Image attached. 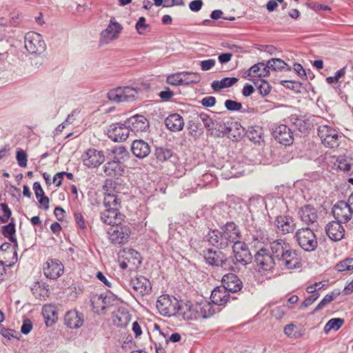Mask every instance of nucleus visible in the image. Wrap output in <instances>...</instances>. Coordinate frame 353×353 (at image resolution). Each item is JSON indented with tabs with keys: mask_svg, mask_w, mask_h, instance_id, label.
Here are the masks:
<instances>
[{
	"mask_svg": "<svg viewBox=\"0 0 353 353\" xmlns=\"http://www.w3.org/2000/svg\"><path fill=\"white\" fill-rule=\"evenodd\" d=\"M104 190L103 203L105 210L101 214V219L105 224L115 223L123 220L124 215L120 213L121 199L114 193L112 182L106 181L103 187Z\"/></svg>",
	"mask_w": 353,
	"mask_h": 353,
	"instance_id": "obj_1",
	"label": "nucleus"
},
{
	"mask_svg": "<svg viewBox=\"0 0 353 353\" xmlns=\"http://www.w3.org/2000/svg\"><path fill=\"white\" fill-rule=\"evenodd\" d=\"M244 129L237 122H216L215 125L212 130L211 134L220 137L228 136V138L234 141L239 140L243 135Z\"/></svg>",
	"mask_w": 353,
	"mask_h": 353,
	"instance_id": "obj_2",
	"label": "nucleus"
},
{
	"mask_svg": "<svg viewBox=\"0 0 353 353\" xmlns=\"http://www.w3.org/2000/svg\"><path fill=\"white\" fill-rule=\"evenodd\" d=\"M298 245L305 252L314 251L318 246L316 236L310 227L298 229L294 234Z\"/></svg>",
	"mask_w": 353,
	"mask_h": 353,
	"instance_id": "obj_3",
	"label": "nucleus"
},
{
	"mask_svg": "<svg viewBox=\"0 0 353 353\" xmlns=\"http://www.w3.org/2000/svg\"><path fill=\"white\" fill-rule=\"evenodd\" d=\"M122 221L119 220L117 223L109 224L111 226L108 230V239L114 245L127 243L132 232L130 226L121 224Z\"/></svg>",
	"mask_w": 353,
	"mask_h": 353,
	"instance_id": "obj_4",
	"label": "nucleus"
},
{
	"mask_svg": "<svg viewBox=\"0 0 353 353\" xmlns=\"http://www.w3.org/2000/svg\"><path fill=\"white\" fill-rule=\"evenodd\" d=\"M203 252L205 261L208 264L212 266L221 267L224 270L232 268L230 259L220 250L208 249L203 250Z\"/></svg>",
	"mask_w": 353,
	"mask_h": 353,
	"instance_id": "obj_5",
	"label": "nucleus"
},
{
	"mask_svg": "<svg viewBox=\"0 0 353 353\" xmlns=\"http://www.w3.org/2000/svg\"><path fill=\"white\" fill-rule=\"evenodd\" d=\"M123 30V26L114 17H111L106 28L100 33L101 44H108L117 39Z\"/></svg>",
	"mask_w": 353,
	"mask_h": 353,
	"instance_id": "obj_6",
	"label": "nucleus"
},
{
	"mask_svg": "<svg viewBox=\"0 0 353 353\" xmlns=\"http://www.w3.org/2000/svg\"><path fill=\"white\" fill-rule=\"evenodd\" d=\"M178 299L168 294L160 296L157 301V308L163 316H171L177 314Z\"/></svg>",
	"mask_w": 353,
	"mask_h": 353,
	"instance_id": "obj_7",
	"label": "nucleus"
},
{
	"mask_svg": "<svg viewBox=\"0 0 353 353\" xmlns=\"http://www.w3.org/2000/svg\"><path fill=\"white\" fill-rule=\"evenodd\" d=\"M24 44L31 54H41L46 49V43L41 35L34 32H29L26 34Z\"/></svg>",
	"mask_w": 353,
	"mask_h": 353,
	"instance_id": "obj_8",
	"label": "nucleus"
},
{
	"mask_svg": "<svg viewBox=\"0 0 353 353\" xmlns=\"http://www.w3.org/2000/svg\"><path fill=\"white\" fill-rule=\"evenodd\" d=\"M318 135L325 146L332 148L339 145V134L333 128L327 125H320Z\"/></svg>",
	"mask_w": 353,
	"mask_h": 353,
	"instance_id": "obj_9",
	"label": "nucleus"
},
{
	"mask_svg": "<svg viewBox=\"0 0 353 353\" xmlns=\"http://www.w3.org/2000/svg\"><path fill=\"white\" fill-rule=\"evenodd\" d=\"M236 263L246 265L252 262V255L246 243L239 241L232 246Z\"/></svg>",
	"mask_w": 353,
	"mask_h": 353,
	"instance_id": "obj_10",
	"label": "nucleus"
},
{
	"mask_svg": "<svg viewBox=\"0 0 353 353\" xmlns=\"http://www.w3.org/2000/svg\"><path fill=\"white\" fill-rule=\"evenodd\" d=\"M256 265L264 271H270L277 263V261L267 248H261L255 254Z\"/></svg>",
	"mask_w": 353,
	"mask_h": 353,
	"instance_id": "obj_11",
	"label": "nucleus"
},
{
	"mask_svg": "<svg viewBox=\"0 0 353 353\" xmlns=\"http://www.w3.org/2000/svg\"><path fill=\"white\" fill-rule=\"evenodd\" d=\"M17 247H15L10 243H4L0 247V262L8 267H12L18 260L17 259Z\"/></svg>",
	"mask_w": 353,
	"mask_h": 353,
	"instance_id": "obj_12",
	"label": "nucleus"
},
{
	"mask_svg": "<svg viewBox=\"0 0 353 353\" xmlns=\"http://www.w3.org/2000/svg\"><path fill=\"white\" fill-rule=\"evenodd\" d=\"M107 134L108 137L114 141H123L128 138L130 130L126 122L112 123L108 128Z\"/></svg>",
	"mask_w": 353,
	"mask_h": 353,
	"instance_id": "obj_13",
	"label": "nucleus"
},
{
	"mask_svg": "<svg viewBox=\"0 0 353 353\" xmlns=\"http://www.w3.org/2000/svg\"><path fill=\"white\" fill-rule=\"evenodd\" d=\"M274 225L277 233L281 235L293 232L296 227L295 220L288 215L278 216L274 221Z\"/></svg>",
	"mask_w": 353,
	"mask_h": 353,
	"instance_id": "obj_14",
	"label": "nucleus"
},
{
	"mask_svg": "<svg viewBox=\"0 0 353 353\" xmlns=\"http://www.w3.org/2000/svg\"><path fill=\"white\" fill-rule=\"evenodd\" d=\"M281 267L285 269H296L301 267V259L298 256L297 252L290 246L288 250L277 261Z\"/></svg>",
	"mask_w": 353,
	"mask_h": 353,
	"instance_id": "obj_15",
	"label": "nucleus"
},
{
	"mask_svg": "<svg viewBox=\"0 0 353 353\" xmlns=\"http://www.w3.org/2000/svg\"><path fill=\"white\" fill-rule=\"evenodd\" d=\"M82 159L88 168H97L104 162L105 156L102 151L90 148L83 154Z\"/></svg>",
	"mask_w": 353,
	"mask_h": 353,
	"instance_id": "obj_16",
	"label": "nucleus"
},
{
	"mask_svg": "<svg viewBox=\"0 0 353 353\" xmlns=\"http://www.w3.org/2000/svg\"><path fill=\"white\" fill-rule=\"evenodd\" d=\"M353 210L350 205L345 201L337 202L332 208V214L336 221L347 222L350 220Z\"/></svg>",
	"mask_w": 353,
	"mask_h": 353,
	"instance_id": "obj_17",
	"label": "nucleus"
},
{
	"mask_svg": "<svg viewBox=\"0 0 353 353\" xmlns=\"http://www.w3.org/2000/svg\"><path fill=\"white\" fill-rule=\"evenodd\" d=\"M64 267L57 259H48L43 266L44 275L50 279H57L63 273Z\"/></svg>",
	"mask_w": 353,
	"mask_h": 353,
	"instance_id": "obj_18",
	"label": "nucleus"
},
{
	"mask_svg": "<svg viewBox=\"0 0 353 353\" xmlns=\"http://www.w3.org/2000/svg\"><path fill=\"white\" fill-rule=\"evenodd\" d=\"M273 136L280 143L290 145L294 140L292 130L286 125L280 124L273 130Z\"/></svg>",
	"mask_w": 353,
	"mask_h": 353,
	"instance_id": "obj_19",
	"label": "nucleus"
},
{
	"mask_svg": "<svg viewBox=\"0 0 353 353\" xmlns=\"http://www.w3.org/2000/svg\"><path fill=\"white\" fill-rule=\"evenodd\" d=\"M176 310L177 314L175 316L181 317L184 320L197 319L196 305H192L190 301L183 302L178 301Z\"/></svg>",
	"mask_w": 353,
	"mask_h": 353,
	"instance_id": "obj_20",
	"label": "nucleus"
},
{
	"mask_svg": "<svg viewBox=\"0 0 353 353\" xmlns=\"http://www.w3.org/2000/svg\"><path fill=\"white\" fill-rule=\"evenodd\" d=\"M221 231L229 245L231 244L234 245L240 241V230L234 222L226 223L221 228Z\"/></svg>",
	"mask_w": 353,
	"mask_h": 353,
	"instance_id": "obj_21",
	"label": "nucleus"
},
{
	"mask_svg": "<svg viewBox=\"0 0 353 353\" xmlns=\"http://www.w3.org/2000/svg\"><path fill=\"white\" fill-rule=\"evenodd\" d=\"M130 132L134 134L145 132L149 128L148 119L143 115H135L126 121Z\"/></svg>",
	"mask_w": 353,
	"mask_h": 353,
	"instance_id": "obj_22",
	"label": "nucleus"
},
{
	"mask_svg": "<svg viewBox=\"0 0 353 353\" xmlns=\"http://www.w3.org/2000/svg\"><path fill=\"white\" fill-rule=\"evenodd\" d=\"M298 214L301 221L307 225V227L313 225L318 219L316 210L310 204L302 206L299 210Z\"/></svg>",
	"mask_w": 353,
	"mask_h": 353,
	"instance_id": "obj_23",
	"label": "nucleus"
},
{
	"mask_svg": "<svg viewBox=\"0 0 353 353\" xmlns=\"http://www.w3.org/2000/svg\"><path fill=\"white\" fill-rule=\"evenodd\" d=\"M221 282L223 288L228 292H237L243 288L242 281L236 274L232 273L225 274L221 279Z\"/></svg>",
	"mask_w": 353,
	"mask_h": 353,
	"instance_id": "obj_24",
	"label": "nucleus"
},
{
	"mask_svg": "<svg viewBox=\"0 0 353 353\" xmlns=\"http://www.w3.org/2000/svg\"><path fill=\"white\" fill-rule=\"evenodd\" d=\"M130 286L137 295L149 294L151 291L150 281L143 276L132 278L130 281Z\"/></svg>",
	"mask_w": 353,
	"mask_h": 353,
	"instance_id": "obj_25",
	"label": "nucleus"
},
{
	"mask_svg": "<svg viewBox=\"0 0 353 353\" xmlns=\"http://www.w3.org/2000/svg\"><path fill=\"white\" fill-rule=\"evenodd\" d=\"M270 76V69L268 63L259 62L250 67L245 73L243 77H249L250 79L257 77L262 79Z\"/></svg>",
	"mask_w": 353,
	"mask_h": 353,
	"instance_id": "obj_26",
	"label": "nucleus"
},
{
	"mask_svg": "<svg viewBox=\"0 0 353 353\" xmlns=\"http://www.w3.org/2000/svg\"><path fill=\"white\" fill-rule=\"evenodd\" d=\"M291 245L284 239H276L270 241L269 250L278 261L281 257L289 250Z\"/></svg>",
	"mask_w": 353,
	"mask_h": 353,
	"instance_id": "obj_27",
	"label": "nucleus"
},
{
	"mask_svg": "<svg viewBox=\"0 0 353 353\" xmlns=\"http://www.w3.org/2000/svg\"><path fill=\"white\" fill-rule=\"evenodd\" d=\"M325 232L327 236L333 241L341 240L345 234V229L339 221H331L325 226Z\"/></svg>",
	"mask_w": 353,
	"mask_h": 353,
	"instance_id": "obj_28",
	"label": "nucleus"
},
{
	"mask_svg": "<svg viewBox=\"0 0 353 353\" xmlns=\"http://www.w3.org/2000/svg\"><path fill=\"white\" fill-rule=\"evenodd\" d=\"M230 299L234 300L236 298L231 296L229 292L223 287L214 289L210 296L212 302L216 305H223L230 301Z\"/></svg>",
	"mask_w": 353,
	"mask_h": 353,
	"instance_id": "obj_29",
	"label": "nucleus"
},
{
	"mask_svg": "<svg viewBox=\"0 0 353 353\" xmlns=\"http://www.w3.org/2000/svg\"><path fill=\"white\" fill-rule=\"evenodd\" d=\"M131 151L136 157L143 159L149 155L151 149L146 141L142 139H137L131 145Z\"/></svg>",
	"mask_w": 353,
	"mask_h": 353,
	"instance_id": "obj_30",
	"label": "nucleus"
},
{
	"mask_svg": "<svg viewBox=\"0 0 353 353\" xmlns=\"http://www.w3.org/2000/svg\"><path fill=\"white\" fill-rule=\"evenodd\" d=\"M106 176L119 177L124 172V167L118 159L108 161L103 167Z\"/></svg>",
	"mask_w": 353,
	"mask_h": 353,
	"instance_id": "obj_31",
	"label": "nucleus"
},
{
	"mask_svg": "<svg viewBox=\"0 0 353 353\" xmlns=\"http://www.w3.org/2000/svg\"><path fill=\"white\" fill-rule=\"evenodd\" d=\"M119 258L126 260L130 264V269L137 268L141 263V254L131 248H125L119 254Z\"/></svg>",
	"mask_w": 353,
	"mask_h": 353,
	"instance_id": "obj_32",
	"label": "nucleus"
},
{
	"mask_svg": "<svg viewBox=\"0 0 353 353\" xmlns=\"http://www.w3.org/2000/svg\"><path fill=\"white\" fill-rule=\"evenodd\" d=\"M208 241L213 246L219 249H225L229 246L221 230H214L208 232L207 235Z\"/></svg>",
	"mask_w": 353,
	"mask_h": 353,
	"instance_id": "obj_33",
	"label": "nucleus"
},
{
	"mask_svg": "<svg viewBox=\"0 0 353 353\" xmlns=\"http://www.w3.org/2000/svg\"><path fill=\"white\" fill-rule=\"evenodd\" d=\"M130 319L131 315L126 309L119 308L112 313L113 323L117 327H126Z\"/></svg>",
	"mask_w": 353,
	"mask_h": 353,
	"instance_id": "obj_34",
	"label": "nucleus"
},
{
	"mask_svg": "<svg viewBox=\"0 0 353 353\" xmlns=\"http://www.w3.org/2000/svg\"><path fill=\"white\" fill-rule=\"evenodd\" d=\"M65 322L68 327L77 329L83 325V318L81 313L76 311H69L65 315Z\"/></svg>",
	"mask_w": 353,
	"mask_h": 353,
	"instance_id": "obj_35",
	"label": "nucleus"
},
{
	"mask_svg": "<svg viewBox=\"0 0 353 353\" xmlns=\"http://www.w3.org/2000/svg\"><path fill=\"white\" fill-rule=\"evenodd\" d=\"M166 127L172 132H178L183 130L184 126L183 119L179 114H172L165 120Z\"/></svg>",
	"mask_w": 353,
	"mask_h": 353,
	"instance_id": "obj_36",
	"label": "nucleus"
},
{
	"mask_svg": "<svg viewBox=\"0 0 353 353\" xmlns=\"http://www.w3.org/2000/svg\"><path fill=\"white\" fill-rule=\"evenodd\" d=\"M197 319H207L211 317L215 313L214 305L210 302H204L200 304H196Z\"/></svg>",
	"mask_w": 353,
	"mask_h": 353,
	"instance_id": "obj_37",
	"label": "nucleus"
},
{
	"mask_svg": "<svg viewBox=\"0 0 353 353\" xmlns=\"http://www.w3.org/2000/svg\"><path fill=\"white\" fill-rule=\"evenodd\" d=\"M33 190L34 191L36 198L37 199L39 203L42 205L43 208L45 210H48L50 201L49 198L45 196L44 191L39 182L34 183Z\"/></svg>",
	"mask_w": 353,
	"mask_h": 353,
	"instance_id": "obj_38",
	"label": "nucleus"
},
{
	"mask_svg": "<svg viewBox=\"0 0 353 353\" xmlns=\"http://www.w3.org/2000/svg\"><path fill=\"white\" fill-rule=\"evenodd\" d=\"M238 81L236 77H225L221 81H214L211 86L215 92H219L222 89L230 88Z\"/></svg>",
	"mask_w": 353,
	"mask_h": 353,
	"instance_id": "obj_39",
	"label": "nucleus"
},
{
	"mask_svg": "<svg viewBox=\"0 0 353 353\" xmlns=\"http://www.w3.org/2000/svg\"><path fill=\"white\" fill-rule=\"evenodd\" d=\"M290 123L301 132L305 133L310 128V123L308 120L293 114L290 117Z\"/></svg>",
	"mask_w": 353,
	"mask_h": 353,
	"instance_id": "obj_40",
	"label": "nucleus"
},
{
	"mask_svg": "<svg viewBox=\"0 0 353 353\" xmlns=\"http://www.w3.org/2000/svg\"><path fill=\"white\" fill-rule=\"evenodd\" d=\"M269 69L274 71H290L291 67L284 61L278 58H273L267 61Z\"/></svg>",
	"mask_w": 353,
	"mask_h": 353,
	"instance_id": "obj_41",
	"label": "nucleus"
},
{
	"mask_svg": "<svg viewBox=\"0 0 353 353\" xmlns=\"http://www.w3.org/2000/svg\"><path fill=\"white\" fill-rule=\"evenodd\" d=\"M42 314L47 326L52 325L57 319V312L52 305H44L42 309Z\"/></svg>",
	"mask_w": 353,
	"mask_h": 353,
	"instance_id": "obj_42",
	"label": "nucleus"
},
{
	"mask_svg": "<svg viewBox=\"0 0 353 353\" xmlns=\"http://www.w3.org/2000/svg\"><path fill=\"white\" fill-rule=\"evenodd\" d=\"M2 234L5 237L8 238L10 242L15 243V247H18L17 239L14 236L15 225L13 223L3 226Z\"/></svg>",
	"mask_w": 353,
	"mask_h": 353,
	"instance_id": "obj_43",
	"label": "nucleus"
},
{
	"mask_svg": "<svg viewBox=\"0 0 353 353\" xmlns=\"http://www.w3.org/2000/svg\"><path fill=\"white\" fill-rule=\"evenodd\" d=\"M344 323V320L341 318H333L327 321L323 328L325 334H328L332 330H338Z\"/></svg>",
	"mask_w": 353,
	"mask_h": 353,
	"instance_id": "obj_44",
	"label": "nucleus"
},
{
	"mask_svg": "<svg viewBox=\"0 0 353 353\" xmlns=\"http://www.w3.org/2000/svg\"><path fill=\"white\" fill-rule=\"evenodd\" d=\"M256 85L258 86L259 93L263 96L268 95L271 90L269 83L262 79H250Z\"/></svg>",
	"mask_w": 353,
	"mask_h": 353,
	"instance_id": "obj_45",
	"label": "nucleus"
},
{
	"mask_svg": "<svg viewBox=\"0 0 353 353\" xmlns=\"http://www.w3.org/2000/svg\"><path fill=\"white\" fill-rule=\"evenodd\" d=\"M154 155L159 161H165L172 156V152L171 150L159 147L156 148Z\"/></svg>",
	"mask_w": 353,
	"mask_h": 353,
	"instance_id": "obj_46",
	"label": "nucleus"
},
{
	"mask_svg": "<svg viewBox=\"0 0 353 353\" xmlns=\"http://www.w3.org/2000/svg\"><path fill=\"white\" fill-rule=\"evenodd\" d=\"M186 75L183 76V85L198 83L201 81V76L198 72H183Z\"/></svg>",
	"mask_w": 353,
	"mask_h": 353,
	"instance_id": "obj_47",
	"label": "nucleus"
},
{
	"mask_svg": "<svg viewBox=\"0 0 353 353\" xmlns=\"http://www.w3.org/2000/svg\"><path fill=\"white\" fill-rule=\"evenodd\" d=\"M186 75L183 72L171 74L167 77V83L172 85H183V76Z\"/></svg>",
	"mask_w": 353,
	"mask_h": 353,
	"instance_id": "obj_48",
	"label": "nucleus"
},
{
	"mask_svg": "<svg viewBox=\"0 0 353 353\" xmlns=\"http://www.w3.org/2000/svg\"><path fill=\"white\" fill-rule=\"evenodd\" d=\"M340 292L334 294V292H331L330 294H326L324 298L320 301V303L316 306L314 312H317L320 310H322L327 304L332 302L337 295H339Z\"/></svg>",
	"mask_w": 353,
	"mask_h": 353,
	"instance_id": "obj_49",
	"label": "nucleus"
},
{
	"mask_svg": "<svg viewBox=\"0 0 353 353\" xmlns=\"http://www.w3.org/2000/svg\"><path fill=\"white\" fill-rule=\"evenodd\" d=\"M338 168L347 173H351L353 172V165L352 160L346 158L340 159L338 161Z\"/></svg>",
	"mask_w": 353,
	"mask_h": 353,
	"instance_id": "obj_50",
	"label": "nucleus"
},
{
	"mask_svg": "<svg viewBox=\"0 0 353 353\" xmlns=\"http://www.w3.org/2000/svg\"><path fill=\"white\" fill-rule=\"evenodd\" d=\"M336 270L339 272H343L353 270V259L347 258L336 265Z\"/></svg>",
	"mask_w": 353,
	"mask_h": 353,
	"instance_id": "obj_51",
	"label": "nucleus"
},
{
	"mask_svg": "<svg viewBox=\"0 0 353 353\" xmlns=\"http://www.w3.org/2000/svg\"><path fill=\"white\" fill-rule=\"evenodd\" d=\"M0 221L1 223H7L10 219L12 212L8 205L5 203L0 204Z\"/></svg>",
	"mask_w": 353,
	"mask_h": 353,
	"instance_id": "obj_52",
	"label": "nucleus"
},
{
	"mask_svg": "<svg viewBox=\"0 0 353 353\" xmlns=\"http://www.w3.org/2000/svg\"><path fill=\"white\" fill-rule=\"evenodd\" d=\"M199 118L202 121L207 130L211 133L215 125V123L212 121L210 117L205 113H201L199 114Z\"/></svg>",
	"mask_w": 353,
	"mask_h": 353,
	"instance_id": "obj_53",
	"label": "nucleus"
},
{
	"mask_svg": "<svg viewBox=\"0 0 353 353\" xmlns=\"http://www.w3.org/2000/svg\"><path fill=\"white\" fill-rule=\"evenodd\" d=\"M121 87H118L117 88L112 89L110 90L108 93V98L110 101L116 103H120L121 101Z\"/></svg>",
	"mask_w": 353,
	"mask_h": 353,
	"instance_id": "obj_54",
	"label": "nucleus"
},
{
	"mask_svg": "<svg viewBox=\"0 0 353 353\" xmlns=\"http://www.w3.org/2000/svg\"><path fill=\"white\" fill-rule=\"evenodd\" d=\"M112 152L117 156L115 159L119 160V159H120L123 161L128 159L129 154L127 149L123 146L115 147L112 150Z\"/></svg>",
	"mask_w": 353,
	"mask_h": 353,
	"instance_id": "obj_55",
	"label": "nucleus"
},
{
	"mask_svg": "<svg viewBox=\"0 0 353 353\" xmlns=\"http://www.w3.org/2000/svg\"><path fill=\"white\" fill-rule=\"evenodd\" d=\"M225 107L226 109L229 111H241L242 109V104L239 102H237L236 101H233L231 99H227L225 101Z\"/></svg>",
	"mask_w": 353,
	"mask_h": 353,
	"instance_id": "obj_56",
	"label": "nucleus"
},
{
	"mask_svg": "<svg viewBox=\"0 0 353 353\" xmlns=\"http://www.w3.org/2000/svg\"><path fill=\"white\" fill-rule=\"evenodd\" d=\"M148 27L149 25L145 23L144 17H141L135 25V28L139 34H143Z\"/></svg>",
	"mask_w": 353,
	"mask_h": 353,
	"instance_id": "obj_57",
	"label": "nucleus"
},
{
	"mask_svg": "<svg viewBox=\"0 0 353 353\" xmlns=\"http://www.w3.org/2000/svg\"><path fill=\"white\" fill-rule=\"evenodd\" d=\"M16 158L19 166L22 168L27 166L28 157L26 153L23 150H19L17 152Z\"/></svg>",
	"mask_w": 353,
	"mask_h": 353,
	"instance_id": "obj_58",
	"label": "nucleus"
},
{
	"mask_svg": "<svg viewBox=\"0 0 353 353\" xmlns=\"http://www.w3.org/2000/svg\"><path fill=\"white\" fill-rule=\"evenodd\" d=\"M345 74V68H343L335 72L334 77H328L326 78V82L332 84L338 82L340 78L343 77Z\"/></svg>",
	"mask_w": 353,
	"mask_h": 353,
	"instance_id": "obj_59",
	"label": "nucleus"
},
{
	"mask_svg": "<svg viewBox=\"0 0 353 353\" xmlns=\"http://www.w3.org/2000/svg\"><path fill=\"white\" fill-rule=\"evenodd\" d=\"M121 89L123 91H124V94H125V97L128 101L134 100L137 94V91L136 89L129 86L123 88L121 87Z\"/></svg>",
	"mask_w": 353,
	"mask_h": 353,
	"instance_id": "obj_60",
	"label": "nucleus"
},
{
	"mask_svg": "<svg viewBox=\"0 0 353 353\" xmlns=\"http://www.w3.org/2000/svg\"><path fill=\"white\" fill-rule=\"evenodd\" d=\"M216 64L215 59H210L201 61L200 63L201 69L203 71H208L212 69Z\"/></svg>",
	"mask_w": 353,
	"mask_h": 353,
	"instance_id": "obj_61",
	"label": "nucleus"
},
{
	"mask_svg": "<svg viewBox=\"0 0 353 353\" xmlns=\"http://www.w3.org/2000/svg\"><path fill=\"white\" fill-rule=\"evenodd\" d=\"M319 297V293L312 294L304 300V301L301 303L300 308L303 309L308 307L309 305H312L316 300H317Z\"/></svg>",
	"mask_w": 353,
	"mask_h": 353,
	"instance_id": "obj_62",
	"label": "nucleus"
},
{
	"mask_svg": "<svg viewBox=\"0 0 353 353\" xmlns=\"http://www.w3.org/2000/svg\"><path fill=\"white\" fill-rule=\"evenodd\" d=\"M32 329V323L30 319H25L23 321V323L21 327V332L23 334H28L30 332Z\"/></svg>",
	"mask_w": 353,
	"mask_h": 353,
	"instance_id": "obj_63",
	"label": "nucleus"
},
{
	"mask_svg": "<svg viewBox=\"0 0 353 353\" xmlns=\"http://www.w3.org/2000/svg\"><path fill=\"white\" fill-rule=\"evenodd\" d=\"M201 103L204 107H207V108L212 107L216 103V98L214 97H212V96L205 97L201 100Z\"/></svg>",
	"mask_w": 353,
	"mask_h": 353,
	"instance_id": "obj_64",
	"label": "nucleus"
}]
</instances>
